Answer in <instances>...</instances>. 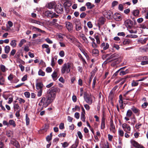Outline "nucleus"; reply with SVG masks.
I'll return each mask as SVG.
<instances>
[{
	"label": "nucleus",
	"mask_w": 148,
	"mask_h": 148,
	"mask_svg": "<svg viewBox=\"0 0 148 148\" xmlns=\"http://www.w3.org/2000/svg\"><path fill=\"white\" fill-rule=\"evenodd\" d=\"M75 23L76 30L79 31L81 30L82 29V27L80 22L79 21H76Z\"/></svg>",
	"instance_id": "9b49d317"
},
{
	"label": "nucleus",
	"mask_w": 148,
	"mask_h": 148,
	"mask_svg": "<svg viewBox=\"0 0 148 148\" xmlns=\"http://www.w3.org/2000/svg\"><path fill=\"white\" fill-rule=\"evenodd\" d=\"M114 18L116 20L119 21L121 19V15L119 13L116 14L114 16Z\"/></svg>",
	"instance_id": "c85d7f7f"
},
{
	"label": "nucleus",
	"mask_w": 148,
	"mask_h": 148,
	"mask_svg": "<svg viewBox=\"0 0 148 148\" xmlns=\"http://www.w3.org/2000/svg\"><path fill=\"white\" fill-rule=\"evenodd\" d=\"M110 132L113 133H115L116 132L115 127L113 123V121L112 120L110 121Z\"/></svg>",
	"instance_id": "6e6552de"
},
{
	"label": "nucleus",
	"mask_w": 148,
	"mask_h": 148,
	"mask_svg": "<svg viewBox=\"0 0 148 148\" xmlns=\"http://www.w3.org/2000/svg\"><path fill=\"white\" fill-rule=\"evenodd\" d=\"M144 79V78H143L136 81H133L132 83V87H134L137 86L138 84V81H142Z\"/></svg>",
	"instance_id": "412c9836"
},
{
	"label": "nucleus",
	"mask_w": 148,
	"mask_h": 148,
	"mask_svg": "<svg viewBox=\"0 0 148 148\" xmlns=\"http://www.w3.org/2000/svg\"><path fill=\"white\" fill-rule=\"evenodd\" d=\"M118 134L120 136L123 137L124 135V132L122 130L119 129L118 131Z\"/></svg>",
	"instance_id": "7c9ffc66"
},
{
	"label": "nucleus",
	"mask_w": 148,
	"mask_h": 148,
	"mask_svg": "<svg viewBox=\"0 0 148 148\" xmlns=\"http://www.w3.org/2000/svg\"><path fill=\"white\" fill-rule=\"evenodd\" d=\"M43 48H46V51L48 54H49L50 52V49L49 47V46L48 45L46 44H43L42 45Z\"/></svg>",
	"instance_id": "aec40b11"
},
{
	"label": "nucleus",
	"mask_w": 148,
	"mask_h": 148,
	"mask_svg": "<svg viewBox=\"0 0 148 148\" xmlns=\"http://www.w3.org/2000/svg\"><path fill=\"white\" fill-rule=\"evenodd\" d=\"M5 79L1 76H0V85H3L4 84Z\"/></svg>",
	"instance_id": "c03bdc74"
},
{
	"label": "nucleus",
	"mask_w": 148,
	"mask_h": 148,
	"mask_svg": "<svg viewBox=\"0 0 148 148\" xmlns=\"http://www.w3.org/2000/svg\"><path fill=\"white\" fill-rule=\"evenodd\" d=\"M125 24L127 27H130L132 25V22L130 20L127 19L125 22Z\"/></svg>",
	"instance_id": "4468645a"
},
{
	"label": "nucleus",
	"mask_w": 148,
	"mask_h": 148,
	"mask_svg": "<svg viewBox=\"0 0 148 148\" xmlns=\"http://www.w3.org/2000/svg\"><path fill=\"white\" fill-rule=\"evenodd\" d=\"M96 77H94L93 79V83L92 85V87L93 88H94L95 86V84L96 83Z\"/></svg>",
	"instance_id": "bf43d9fd"
},
{
	"label": "nucleus",
	"mask_w": 148,
	"mask_h": 148,
	"mask_svg": "<svg viewBox=\"0 0 148 148\" xmlns=\"http://www.w3.org/2000/svg\"><path fill=\"white\" fill-rule=\"evenodd\" d=\"M131 41L129 39H125L123 42L124 45L129 44L130 42Z\"/></svg>",
	"instance_id": "a18cd8bd"
},
{
	"label": "nucleus",
	"mask_w": 148,
	"mask_h": 148,
	"mask_svg": "<svg viewBox=\"0 0 148 148\" xmlns=\"http://www.w3.org/2000/svg\"><path fill=\"white\" fill-rule=\"evenodd\" d=\"M119 56V55L118 54H113L112 55L110 56V58L112 59L114 58H116Z\"/></svg>",
	"instance_id": "864d4df0"
},
{
	"label": "nucleus",
	"mask_w": 148,
	"mask_h": 148,
	"mask_svg": "<svg viewBox=\"0 0 148 148\" xmlns=\"http://www.w3.org/2000/svg\"><path fill=\"white\" fill-rule=\"evenodd\" d=\"M85 113H81V119L84 122L85 121Z\"/></svg>",
	"instance_id": "a19ab883"
},
{
	"label": "nucleus",
	"mask_w": 148,
	"mask_h": 148,
	"mask_svg": "<svg viewBox=\"0 0 148 148\" xmlns=\"http://www.w3.org/2000/svg\"><path fill=\"white\" fill-rule=\"evenodd\" d=\"M132 114V112L131 110H128L127 112L126 116L128 117H131Z\"/></svg>",
	"instance_id": "473e14b6"
},
{
	"label": "nucleus",
	"mask_w": 148,
	"mask_h": 148,
	"mask_svg": "<svg viewBox=\"0 0 148 148\" xmlns=\"http://www.w3.org/2000/svg\"><path fill=\"white\" fill-rule=\"evenodd\" d=\"M86 15V14L84 12H82L80 15V17L81 18H84Z\"/></svg>",
	"instance_id": "338daca9"
},
{
	"label": "nucleus",
	"mask_w": 148,
	"mask_h": 148,
	"mask_svg": "<svg viewBox=\"0 0 148 148\" xmlns=\"http://www.w3.org/2000/svg\"><path fill=\"white\" fill-rule=\"evenodd\" d=\"M82 38L84 42L86 44H88L89 42L88 40L86 37L85 35L83 34H81L79 35Z\"/></svg>",
	"instance_id": "dca6fc26"
},
{
	"label": "nucleus",
	"mask_w": 148,
	"mask_h": 148,
	"mask_svg": "<svg viewBox=\"0 0 148 148\" xmlns=\"http://www.w3.org/2000/svg\"><path fill=\"white\" fill-rule=\"evenodd\" d=\"M17 41L15 40H12L10 43V45L13 47H15L16 46Z\"/></svg>",
	"instance_id": "c756f323"
},
{
	"label": "nucleus",
	"mask_w": 148,
	"mask_h": 148,
	"mask_svg": "<svg viewBox=\"0 0 148 148\" xmlns=\"http://www.w3.org/2000/svg\"><path fill=\"white\" fill-rule=\"evenodd\" d=\"M55 3L54 2H52L48 3L47 7L49 9L53 8H55Z\"/></svg>",
	"instance_id": "6ab92c4d"
},
{
	"label": "nucleus",
	"mask_w": 148,
	"mask_h": 148,
	"mask_svg": "<svg viewBox=\"0 0 148 148\" xmlns=\"http://www.w3.org/2000/svg\"><path fill=\"white\" fill-rule=\"evenodd\" d=\"M38 75L40 76H44L45 75V73L42 70L40 69L38 72Z\"/></svg>",
	"instance_id": "79ce46f5"
},
{
	"label": "nucleus",
	"mask_w": 148,
	"mask_h": 148,
	"mask_svg": "<svg viewBox=\"0 0 148 148\" xmlns=\"http://www.w3.org/2000/svg\"><path fill=\"white\" fill-rule=\"evenodd\" d=\"M13 132L11 131H8L6 132V135L9 137H11L13 136Z\"/></svg>",
	"instance_id": "f704fd0d"
},
{
	"label": "nucleus",
	"mask_w": 148,
	"mask_h": 148,
	"mask_svg": "<svg viewBox=\"0 0 148 148\" xmlns=\"http://www.w3.org/2000/svg\"><path fill=\"white\" fill-rule=\"evenodd\" d=\"M105 19L104 18H100L99 19V22L101 24H103L105 21Z\"/></svg>",
	"instance_id": "4c0bfd02"
},
{
	"label": "nucleus",
	"mask_w": 148,
	"mask_h": 148,
	"mask_svg": "<svg viewBox=\"0 0 148 148\" xmlns=\"http://www.w3.org/2000/svg\"><path fill=\"white\" fill-rule=\"evenodd\" d=\"M26 42V40L24 39H22L21 41H20V43L18 44V46L20 47H21L23 44L24 43H25Z\"/></svg>",
	"instance_id": "58836bf2"
},
{
	"label": "nucleus",
	"mask_w": 148,
	"mask_h": 148,
	"mask_svg": "<svg viewBox=\"0 0 148 148\" xmlns=\"http://www.w3.org/2000/svg\"><path fill=\"white\" fill-rule=\"evenodd\" d=\"M58 21V20L56 19H53L52 21L50 22V23L51 25H54L56 27H58L59 26V24L57 23L56 22Z\"/></svg>",
	"instance_id": "2eb2a0df"
},
{
	"label": "nucleus",
	"mask_w": 148,
	"mask_h": 148,
	"mask_svg": "<svg viewBox=\"0 0 148 148\" xmlns=\"http://www.w3.org/2000/svg\"><path fill=\"white\" fill-rule=\"evenodd\" d=\"M105 118L103 116L102 117L101 123V128L102 130H104L105 127Z\"/></svg>",
	"instance_id": "ddd939ff"
},
{
	"label": "nucleus",
	"mask_w": 148,
	"mask_h": 148,
	"mask_svg": "<svg viewBox=\"0 0 148 148\" xmlns=\"http://www.w3.org/2000/svg\"><path fill=\"white\" fill-rule=\"evenodd\" d=\"M129 73V70L127 69L125 71H121L120 72L119 74L120 75H123Z\"/></svg>",
	"instance_id": "72a5a7b5"
},
{
	"label": "nucleus",
	"mask_w": 148,
	"mask_h": 148,
	"mask_svg": "<svg viewBox=\"0 0 148 148\" xmlns=\"http://www.w3.org/2000/svg\"><path fill=\"white\" fill-rule=\"evenodd\" d=\"M11 143L16 148H20V145L18 142L15 140H12L11 141Z\"/></svg>",
	"instance_id": "f3484780"
},
{
	"label": "nucleus",
	"mask_w": 148,
	"mask_h": 148,
	"mask_svg": "<svg viewBox=\"0 0 148 148\" xmlns=\"http://www.w3.org/2000/svg\"><path fill=\"white\" fill-rule=\"evenodd\" d=\"M84 107H85V108L87 110V111L89 110L90 109V107L87 104H85L84 105Z\"/></svg>",
	"instance_id": "0e129e2a"
},
{
	"label": "nucleus",
	"mask_w": 148,
	"mask_h": 148,
	"mask_svg": "<svg viewBox=\"0 0 148 148\" xmlns=\"http://www.w3.org/2000/svg\"><path fill=\"white\" fill-rule=\"evenodd\" d=\"M132 145L136 148H145L142 145H139L137 142L135 140L132 141Z\"/></svg>",
	"instance_id": "f8f14e48"
},
{
	"label": "nucleus",
	"mask_w": 148,
	"mask_h": 148,
	"mask_svg": "<svg viewBox=\"0 0 148 148\" xmlns=\"http://www.w3.org/2000/svg\"><path fill=\"white\" fill-rule=\"evenodd\" d=\"M55 11L58 14H61L63 12V10L60 4L57 5L55 8Z\"/></svg>",
	"instance_id": "0eeeda50"
},
{
	"label": "nucleus",
	"mask_w": 148,
	"mask_h": 148,
	"mask_svg": "<svg viewBox=\"0 0 148 148\" xmlns=\"http://www.w3.org/2000/svg\"><path fill=\"white\" fill-rule=\"evenodd\" d=\"M32 29L33 30L35 31H38L39 32L40 31V29L34 26H32Z\"/></svg>",
	"instance_id": "09e8293b"
},
{
	"label": "nucleus",
	"mask_w": 148,
	"mask_h": 148,
	"mask_svg": "<svg viewBox=\"0 0 148 148\" xmlns=\"http://www.w3.org/2000/svg\"><path fill=\"white\" fill-rule=\"evenodd\" d=\"M72 64L69 62L64 64L62 67L61 72L62 74H64L65 73H69L71 70V67Z\"/></svg>",
	"instance_id": "7ed1b4c3"
},
{
	"label": "nucleus",
	"mask_w": 148,
	"mask_h": 148,
	"mask_svg": "<svg viewBox=\"0 0 148 148\" xmlns=\"http://www.w3.org/2000/svg\"><path fill=\"white\" fill-rule=\"evenodd\" d=\"M77 135L80 138V139H81L83 137V136L81 133V132L80 131H78L77 132Z\"/></svg>",
	"instance_id": "69168bd1"
},
{
	"label": "nucleus",
	"mask_w": 148,
	"mask_h": 148,
	"mask_svg": "<svg viewBox=\"0 0 148 148\" xmlns=\"http://www.w3.org/2000/svg\"><path fill=\"white\" fill-rule=\"evenodd\" d=\"M78 145V142L75 141V143L73 144L70 147V148H76L77 147Z\"/></svg>",
	"instance_id": "8fccbe9b"
},
{
	"label": "nucleus",
	"mask_w": 148,
	"mask_h": 148,
	"mask_svg": "<svg viewBox=\"0 0 148 148\" xmlns=\"http://www.w3.org/2000/svg\"><path fill=\"white\" fill-rule=\"evenodd\" d=\"M10 50V48L9 46H6L5 47V51L6 53H8L9 52Z\"/></svg>",
	"instance_id": "e433bc0d"
},
{
	"label": "nucleus",
	"mask_w": 148,
	"mask_h": 148,
	"mask_svg": "<svg viewBox=\"0 0 148 148\" xmlns=\"http://www.w3.org/2000/svg\"><path fill=\"white\" fill-rule=\"evenodd\" d=\"M24 94L25 96L27 98H29L30 96V94L29 92H24Z\"/></svg>",
	"instance_id": "4d7b16f0"
},
{
	"label": "nucleus",
	"mask_w": 148,
	"mask_h": 148,
	"mask_svg": "<svg viewBox=\"0 0 148 148\" xmlns=\"http://www.w3.org/2000/svg\"><path fill=\"white\" fill-rule=\"evenodd\" d=\"M55 64V61L54 60L53 58H52L51 60V65L52 66H53Z\"/></svg>",
	"instance_id": "052dcab7"
},
{
	"label": "nucleus",
	"mask_w": 148,
	"mask_h": 148,
	"mask_svg": "<svg viewBox=\"0 0 148 148\" xmlns=\"http://www.w3.org/2000/svg\"><path fill=\"white\" fill-rule=\"evenodd\" d=\"M46 71L47 73H50L52 71V69L51 67H48L46 69Z\"/></svg>",
	"instance_id": "680f3d73"
},
{
	"label": "nucleus",
	"mask_w": 148,
	"mask_h": 148,
	"mask_svg": "<svg viewBox=\"0 0 148 148\" xmlns=\"http://www.w3.org/2000/svg\"><path fill=\"white\" fill-rule=\"evenodd\" d=\"M43 85L42 82H37L36 84V88L38 90L37 96L38 97H40L42 95Z\"/></svg>",
	"instance_id": "20e7f679"
},
{
	"label": "nucleus",
	"mask_w": 148,
	"mask_h": 148,
	"mask_svg": "<svg viewBox=\"0 0 148 148\" xmlns=\"http://www.w3.org/2000/svg\"><path fill=\"white\" fill-rule=\"evenodd\" d=\"M133 15L135 16H138L139 14L140 11L138 10H134L132 12Z\"/></svg>",
	"instance_id": "5701e85b"
},
{
	"label": "nucleus",
	"mask_w": 148,
	"mask_h": 148,
	"mask_svg": "<svg viewBox=\"0 0 148 148\" xmlns=\"http://www.w3.org/2000/svg\"><path fill=\"white\" fill-rule=\"evenodd\" d=\"M10 95L9 94H4L3 95V97L5 99L7 100L8 98V97H9Z\"/></svg>",
	"instance_id": "13d9d810"
},
{
	"label": "nucleus",
	"mask_w": 148,
	"mask_h": 148,
	"mask_svg": "<svg viewBox=\"0 0 148 148\" xmlns=\"http://www.w3.org/2000/svg\"><path fill=\"white\" fill-rule=\"evenodd\" d=\"M40 99L39 105L44 108L47 107L54 100L47 93L46 97H43Z\"/></svg>",
	"instance_id": "f257e3e1"
},
{
	"label": "nucleus",
	"mask_w": 148,
	"mask_h": 148,
	"mask_svg": "<svg viewBox=\"0 0 148 148\" xmlns=\"http://www.w3.org/2000/svg\"><path fill=\"white\" fill-rule=\"evenodd\" d=\"M92 53L93 54L97 55L99 53V51L97 49H94L92 50Z\"/></svg>",
	"instance_id": "49530a36"
},
{
	"label": "nucleus",
	"mask_w": 148,
	"mask_h": 148,
	"mask_svg": "<svg viewBox=\"0 0 148 148\" xmlns=\"http://www.w3.org/2000/svg\"><path fill=\"white\" fill-rule=\"evenodd\" d=\"M1 71L3 72H5L6 71V68L5 66L3 65H1L0 67Z\"/></svg>",
	"instance_id": "603ef678"
},
{
	"label": "nucleus",
	"mask_w": 148,
	"mask_h": 148,
	"mask_svg": "<svg viewBox=\"0 0 148 148\" xmlns=\"http://www.w3.org/2000/svg\"><path fill=\"white\" fill-rule=\"evenodd\" d=\"M124 5H123V3L122 4H119V5L118 9L120 11H122L124 9Z\"/></svg>",
	"instance_id": "37998d69"
},
{
	"label": "nucleus",
	"mask_w": 148,
	"mask_h": 148,
	"mask_svg": "<svg viewBox=\"0 0 148 148\" xmlns=\"http://www.w3.org/2000/svg\"><path fill=\"white\" fill-rule=\"evenodd\" d=\"M94 98V97L92 96H87L85 98V100L87 103L90 105L92 103L93 99Z\"/></svg>",
	"instance_id": "9d476101"
},
{
	"label": "nucleus",
	"mask_w": 148,
	"mask_h": 148,
	"mask_svg": "<svg viewBox=\"0 0 148 148\" xmlns=\"http://www.w3.org/2000/svg\"><path fill=\"white\" fill-rule=\"evenodd\" d=\"M101 49V52L103 53L104 51L108 49L109 47V45L108 42H103L100 46Z\"/></svg>",
	"instance_id": "39448f33"
},
{
	"label": "nucleus",
	"mask_w": 148,
	"mask_h": 148,
	"mask_svg": "<svg viewBox=\"0 0 148 148\" xmlns=\"http://www.w3.org/2000/svg\"><path fill=\"white\" fill-rule=\"evenodd\" d=\"M3 124L4 126L6 125L7 126H9L8 122L6 120H4L3 121Z\"/></svg>",
	"instance_id": "774afa93"
},
{
	"label": "nucleus",
	"mask_w": 148,
	"mask_h": 148,
	"mask_svg": "<svg viewBox=\"0 0 148 148\" xmlns=\"http://www.w3.org/2000/svg\"><path fill=\"white\" fill-rule=\"evenodd\" d=\"M64 5L67 10L69 11V7L71 5V3L67 1L64 3Z\"/></svg>",
	"instance_id": "b1692460"
},
{
	"label": "nucleus",
	"mask_w": 148,
	"mask_h": 148,
	"mask_svg": "<svg viewBox=\"0 0 148 148\" xmlns=\"http://www.w3.org/2000/svg\"><path fill=\"white\" fill-rule=\"evenodd\" d=\"M59 54L61 57H63L64 56V52L62 50L59 53Z\"/></svg>",
	"instance_id": "e2e57ef3"
},
{
	"label": "nucleus",
	"mask_w": 148,
	"mask_h": 148,
	"mask_svg": "<svg viewBox=\"0 0 148 148\" xmlns=\"http://www.w3.org/2000/svg\"><path fill=\"white\" fill-rule=\"evenodd\" d=\"M14 108L15 110H17L18 111L19 110H20L19 106L17 104H14Z\"/></svg>",
	"instance_id": "de8ad7c7"
},
{
	"label": "nucleus",
	"mask_w": 148,
	"mask_h": 148,
	"mask_svg": "<svg viewBox=\"0 0 148 148\" xmlns=\"http://www.w3.org/2000/svg\"><path fill=\"white\" fill-rule=\"evenodd\" d=\"M131 109L134 113L136 114L137 115H139L140 113V110L139 109L134 107H132Z\"/></svg>",
	"instance_id": "a211bd4d"
},
{
	"label": "nucleus",
	"mask_w": 148,
	"mask_h": 148,
	"mask_svg": "<svg viewBox=\"0 0 148 148\" xmlns=\"http://www.w3.org/2000/svg\"><path fill=\"white\" fill-rule=\"evenodd\" d=\"M52 133H51L50 135H48L46 137V140L48 142H49L52 139Z\"/></svg>",
	"instance_id": "ea45409f"
},
{
	"label": "nucleus",
	"mask_w": 148,
	"mask_h": 148,
	"mask_svg": "<svg viewBox=\"0 0 148 148\" xmlns=\"http://www.w3.org/2000/svg\"><path fill=\"white\" fill-rule=\"evenodd\" d=\"M111 16L112 13L111 11H109L107 12L106 14H105V16L107 18L109 19L111 18Z\"/></svg>",
	"instance_id": "2f4dec72"
},
{
	"label": "nucleus",
	"mask_w": 148,
	"mask_h": 148,
	"mask_svg": "<svg viewBox=\"0 0 148 148\" xmlns=\"http://www.w3.org/2000/svg\"><path fill=\"white\" fill-rule=\"evenodd\" d=\"M60 91V89L59 88H52L47 92V93L54 100L56 97V93H59Z\"/></svg>",
	"instance_id": "f03ea898"
},
{
	"label": "nucleus",
	"mask_w": 148,
	"mask_h": 148,
	"mask_svg": "<svg viewBox=\"0 0 148 148\" xmlns=\"http://www.w3.org/2000/svg\"><path fill=\"white\" fill-rule=\"evenodd\" d=\"M58 75L57 72L56 71H54L51 75L54 81H55L57 79Z\"/></svg>",
	"instance_id": "4be33fe9"
},
{
	"label": "nucleus",
	"mask_w": 148,
	"mask_h": 148,
	"mask_svg": "<svg viewBox=\"0 0 148 148\" xmlns=\"http://www.w3.org/2000/svg\"><path fill=\"white\" fill-rule=\"evenodd\" d=\"M25 117L26 125H28L29 124L30 120L27 114H26Z\"/></svg>",
	"instance_id": "c9c22d12"
},
{
	"label": "nucleus",
	"mask_w": 148,
	"mask_h": 148,
	"mask_svg": "<svg viewBox=\"0 0 148 148\" xmlns=\"http://www.w3.org/2000/svg\"><path fill=\"white\" fill-rule=\"evenodd\" d=\"M95 38L96 40L97 43L98 44H99L100 43V40H99V38L98 36H96L95 37Z\"/></svg>",
	"instance_id": "5fc2aeb1"
},
{
	"label": "nucleus",
	"mask_w": 148,
	"mask_h": 148,
	"mask_svg": "<svg viewBox=\"0 0 148 148\" xmlns=\"http://www.w3.org/2000/svg\"><path fill=\"white\" fill-rule=\"evenodd\" d=\"M9 126L12 125L13 127H15L16 126V124L15 121L12 119L10 120L8 122Z\"/></svg>",
	"instance_id": "bb28decb"
},
{
	"label": "nucleus",
	"mask_w": 148,
	"mask_h": 148,
	"mask_svg": "<svg viewBox=\"0 0 148 148\" xmlns=\"http://www.w3.org/2000/svg\"><path fill=\"white\" fill-rule=\"evenodd\" d=\"M118 4V2L116 1H113L112 3V7H114L117 5Z\"/></svg>",
	"instance_id": "3c124183"
},
{
	"label": "nucleus",
	"mask_w": 148,
	"mask_h": 148,
	"mask_svg": "<svg viewBox=\"0 0 148 148\" xmlns=\"http://www.w3.org/2000/svg\"><path fill=\"white\" fill-rule=\"evenodd\" d=\"M87 25L88 27L90 28H92V25L91 21L88 22L87 23Z\"/></svg>",
	"instance_id": "6e6d98bb"
},
{
	"label": "nucleus",
	"mask_w": 148,
	"mask_h": 148,
	"mask_svg": "<svg viewBox=\"0 0 148 148\" xmlns=\"http://www.w3.org/2000/svg\"><path fill=\"white\" fill-rule=\"evenodd\" d=\"M86 5L87 6V8L89 9H91L95 6V5L94 4H92L90 2L87 3Z\"/></svg>",
	"instance_id": "393cba45"
},
{
	"label": "nucleus",
	"mask_w": 148,
	"mask_h": 148,
	"mask_svg": "<svg viewBox=\"0 0 148 148\" xmlns=\"http://www.w3.org/2000/svg\"><path fill=\"white\" fill-rule=\"evenodd\" d=\"M66 27L68 31L71 32L73 29V25L72 23L69 22H66L65 23Z\"/></svg>",
	"instance_id": "1a4fd4ad"
},
{
	"label": "nucleus",
	"mask_w": 148,
	"mask_h": 148,
	"mask_svg": "<svg viewBox=\"0 0 148 148\" xmlns=\"http://www.w3.org/2000/svg\"><path fill=\"white\" fill-rule=\"evenodd\" d=\"M53 12L50 11H47L45 12V15L47 17H51L52 15Z\"/></svg>",
	"instance_id": "cd10ccee"
},
{
	"label": "nucleus",
	"mask_w": 148,
	"mask_h": 148,
	"mask_svg": "<svg viewBox=\"0 0 148 148\" xmlns=\"http://www.w3.org/2000/svg\"><path fill=\"white\" fill-rule=\"evenodd\" d=\"M101 148H109V145L108 142L103 143L102 145H100Z\"/></svg>",
	"instance_id": "a878e982"
},
{
	"label": "nucleus",
	"mask_w": 148,
	"mask_h": 148,
	"mask_svg": "<svg viewBox=\"0 0 148 148\" xmlns=\"http://www.w3.org/2000/svg\"><path fill=\"white\" fill-rule=\"evenodd\" d=\"M122 127L125 132H127L128 133H130L131 128L129 125L126 123H123L122 125Z\"/></svg>",
	"instance_id": "423d86ee"
}]
</instances>
